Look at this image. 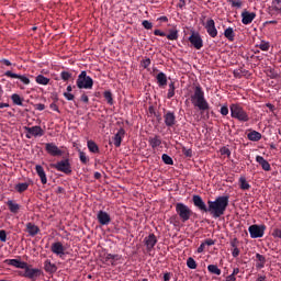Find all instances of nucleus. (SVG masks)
Returning a JSON list of instances; mask_svg holds the SVG:
<instances>
[{
	"label": "nucleus",
	"mask_w": 281,
	"mask_h": 281,
	"mask_svg": "<svg viewBox=\"0 0 281 281\" xmlns=\"http://www.w3.org/2000/svg\"><path fill=\"white\" fill-rule=\"evenodd\" d=\"M7 240H8V234L5 233V231L1 229L0 231V241L5 243Z\"/></svg>",
	"instance_id": "nucleus-52"
},
{
	"label": "nucleus",
	"mask_w": 281,
	"mask_h": 281,
	"mask_svg": "<svg viewBox=\"0 0 281 281\" xmlns=\"http://www.w3.org/2000/svg\"><path fill=\"white\" fill-rule=\"evenodd\" d=\"M238 245H239L238 238H233V239L231 240V247H232V249H238Z\"/></svg>",
	"instance_id": "nucleus-54"
},
{
	"label": "nucleus",
	"mask_w": 281,
	"mask_h": 281,
	"mask_svg": "<svg viewBox=\"0 0 281 281\" xmlns=\"http://www.w3.org/2000/svg\"><path fill=\"white\" fill-rule=\"evenodd\" d=\"M124 135H126V131H124V128H120L114 135L113 144L116 148H120V146H122V139H124Z\"/></svg>",
	"instance_id": "nucleus-20"
},
{
	"label": "nucleus",
	"mask_w": 281,
	"mask_h": 281,
	"mask_svg": "<svg viewBox=\"0 0 281 281\" xmlns=\"http://www.w3.org/2000/svg\"><path fill=\"white\" fill-rule=\"evenodd\" d=\"M224 36L225 38H227V41H229V43H234V40L236 38V33L234 32V29L229 26L224 31Z\"/></svg>",
	"instance_id": "nucleus-29"
},
{
	"label": "nucleus",
	"mask_w": 281,
	"mask_h": 281,
	"mask_svg": "<svg viewBox=\"0 0 281 281\" xmlns=\"http://www.w3.org/2000/svg\"><path fill=\"white\" fill-rule=\"evenodd\" d=\"M79 159L83 166H87L89 164V157L87 156V153L79 150Z\"/></svg>",
	"instance_id": "nucleus-40"
},
{
	"label": "nucleus",
	"mask_w": 281,
	"mask_h": 281,
	"mask_svg": "<svg viewBox=\"0 0 281 281\" xmlns=\"http://www.w3.org/2000/svg\"><path fill=\"white\" fill-rule=\"evenodd\" d=\"M24 269V278H29L30 280H36L41 276L40 269L29 268L26 263V268Z\"/></svg>",
	"instance_id": "nucleus-17"
},
{
	"label": "nucleus",
	"mask_w": 281,
	"mask_h": 281,
	"mask_svg": "<svg viewBox=\"0 0 281 281\" xmlns=\"http://www.w3.org/2000/svg\"><path fill=\"white\" fill-rule=\"evenodd\" d=\"M103 98H105L108 104H110L112 106V104H113V93H111V91H105L103 93Z\"/></svg>",
	"instance_id": "nucleus-43"
},
{
	"label": "nucleus",
	"mask_w": 281,
	"mask_h": 281,
	"mask_svg": "<svg viewBox=\"0 0 281 281\" xmlns=\"http://www.w3.org/2000/svg\"><path fill=\"white\" fill-rule=\"evenodd\" d=\"M26 131L29 135H33L34 137H43V135H45L43 127L38 125L26 127Z\"/></svg>",
	"instance_id": "nucleus-21"
},
{
	"label": "nucleus",
	"mask_w": 281,
	"mask_h": 281,
	"mask_svg": "<svg viewBox=\"0 0 281 281\" xmlns=\"http://www.w3.org/2000/svg\"><path fill=\"white\" fill-rule=\"evenodd\" d=\"M207 245L209 247H212V245H214V239H206L204 241V246Z\"/></svg>",
	"instance_id": "nucleus-64"
},
{
	"label": "nucleus",
	"mask_w": 281,
	"mask_h": 281,
	"mask_svg": "<svg viewBox=\"0 0 281 281\" xmlns=\"http://www.w3.org/2000/svg\"><path fill=\"white\" fill-rule=\"evenodd\" d=\"M78 89H93V79L87 76V71H81L77 78Z\"/></svg>",
	"instance_id": "nucleus-5"
},
{
	"label": "nucleus",
	"mask_w": 281,
	"mask_h": 281,
	"mask_svg": "<svg viewBox=\"0 0 281 281\" xmlns=\"http://www.w3.org/2000/svg\"><path fill=\"white\" fill-rule=\"evenodd\" d=\"M154 35H155V36H166V33L162 32L161 30H155V31H154Z\"/></svg>",
	"instance_id": "nucleus-61"
},
{
	"label": "nucleus",
	"mask_w": 281,
	"mask_h": 281,
	"mask_svg": "<svg viewBox=\"0 0 281 281\" xmlns=\"http://www.w3.org/2000/svg\"><path fill=\"white\" fill-rule=\"evenodd\" d=\"M50 251L55 254V256L63 258V256H65V246H63V243L60 241L53 243L50 246Z\"/></svg>",
	"instance_id": "nucleus-16"
},
{
	"label": "nucleus",
	"mask_w": 281,
	"mask_h": 281,
	"mask_svg": "<svg viewBox=\"0 0 281 281\" xmlns=\"http://www.w3.org/2000/svg\"><path fill=\"white\" fill-rule=\"evenodd\" d=\"M259 49H261V52H269V47H271V45H269V42H265L262 41L259 45H258Z\"/></svg>",
	"instance_id": "nucleus-46"
},
{
	"label": "nucleus",
	"mask_w": 281,
	"mask_h": 281,
	"mask_svg": "<svg viewBox=\"0 0 281 281\" xmlns=\"http://www.w3.org/2000/svg\"><path fill=\"white\" fill-rule=\"evenodd\" d=\"M193 205L200 210V212H209V206L205 205L203 198L201 195H193L192 198Z\"/></svg>",
	"instance_id": "nucleus-13"
},
{
	"label": "nucleus",
	"mask_w": 281,
	"mask_h": 281,
	"mask_svg": "<svg viewBox=\"0 0 281 281\" xmlns=\"http://www.w3.org/2000/svg\"><path fill=\"white\" fill-rule=\"evenodd\" d=\"M256 258H257V263H256L257 269H265V265H267V258L260 254H256Z\"/></svg>",
	"instance_id": "nucleus-31"
},
{
	"label": "nucleus",
	"mask_w": 281,
	"mask_h": 281,
	"mask_svg": "<svg viewBox=\"0 0 281 281\" xmlns=\"http://www.w3.org/2000/svg\"><path fill=\"white\" fill-rule=\"evenodd\" d=\"M35 109H36V111H45V104L37 103V104H35Z\"/></svg>",
	"instance_id": "nucleus-60"
},
{
	"label": "nucleus",
	"mask_w": 281,
	"mask_h": 281,
	"mask_svg": "<svg viewBox=\"0 0 281 281\" xmlns=\"http://www.w3.org/2000/svg\"><path fill=\"white\" fill-rule=\"evenodd\" d=\"M166 37L168 38V41H177L179 38V31L170 30L169 34L166 35Z\"/></svg>",
	"instance_id": "nucleus-39"
},
{
	"label": "nucleus",
	"mask_w": 281,
	"mask_h": 281,
	"mask_svg": "<svg viewBox=\"0 0 281 281\" xmlns=\"http://www.w3.org/2000/svg\"><path fill=\"white\" fill-rule=\"evenodd\" d=\"M205 30L211 38H216V36H218V30H216V23L213 19L206 21Z\"/></svg>",
	"instance_id": "nucleus-9"
},
{
	"label": "nucleus",
	"mask_w": 281,
	"mask_h": 281,
	"mask_svg": "<svg viewBox=\"0 0 281 281\" xmlns=\"http://www.w3.org/2000/svg\"><path fill=\"white\" fill-rule=\"evenodd\" d=\"M189 42L194 49H201L203 47V38H201V34L199 33H192L189 37Z\"/></svg>",
	"instance_id": "nucleus-10"
},
{
	"label": "nucleus",
	"mask_w": 281,
	"mask_h": 281,
	"mask_svg": "<svg viewBox=\"0 0 281 281\" xmlns=\"http://www.w3.org/2000/svg\"><path fill=\"white\" fill-rule=\"evenodd\" d=\"M239 188L240 190H249V188H251L249 182H247V178H245V176H241L239 178Z\"/></svg>",
	"instance_id": "nucleus-35"
},
{
	"label": "nucleus",
	"mask_w": 281,
	"mask_h": 281,
	"mask_svg": "<svg viewBox=\"0 0 281 281\" xmlns=\"http://www.w3.org/2000/svg\"><path fill=\"white\" fill-rule=\"evenodd\" d=\"M64 98H66V100H74L76 98V95H74V93L71 92H64Z\"/></svg>",
	"instance_id": "nucleus-57"
},
{
	"label": "nucleus",
	"mask_w": 281,
	"mask_h": 281,
	"mask_svg": "<svg viewBox=\"0 0 281 281\" xmlns=\"http://www.w3.org/2000/svg\"><path fill=\"white\" fill-rule=\"evenodd\" d=\"M27 188H30V183L27 182H21L15 186L16 192H19L20 194H22V192H25Z\"/></svg>",
	"instance_id": "nucleus-36"
},
{
	"label": "nucleus",
	"mask_w": 281,
	"mask_h": 281,
	"mask_svg": "<svg viewBox=\"0 0 281 281\" xmlns=\"http://www.w3.org/2000/svg\"><path fill=\"white\" fill-rule=\"evenodd\" d=\"M221 115H229V108L227 105H223L220 110Z\"/></svg>",
	"instance_id": "nucleus-53"
},
{
	"label": "nucleus",
	"mask_w": 281,
	"mask_h": 281,
	"mask_svg": "<svg viewBox=\"0 0 281 281\" xmlns=\"http://www.w3.org/2000/svg\"><path fill=\"white\" fill-rule=\"evenodd\" d=\"M60 78L64 80V82H67L71 78V72L69 71H61L60 72Z\"/></svg>",
	"instance_id": "nucleus-47"
},
{
	"label": "nucleus",
	"mask_w": 281,
	"mask_h": 281,
	"mask_svg": "<svg viewBox=\"0 0 281 281\" xmlns=\"http://www.w3.org/2000/svg\"><path fill=\"white\" fill-rule=\"evenodd\" d=\"M87 146H88V150H90L91 153L93 154L100 153V147L98 146V144H95V142L88 140Z\"/></svg>",
	"instance_id": "nucleus-33"
},
{
	"label": "nucleus",
	"mask_w": 281,
	"mask_h": 281,
	"mask_svg": "<svg viewBox=\"0 0 281 281\" xmlns=\"http://www.w3.org/2000/svg\"><path fill=\"white\" fill-rule=\"evenodd\" d=\"M150 63V58H145L140 61V66L143 67V69H148Z\"/></svg>",
	"instance_id": "nucleus-50"
},
{
	"label": "nucleus",
	"mask_w": 281,
	"mask_h": 281,
	"mask_svg": "<svg viewBox=\"0 0 281 281\" xmlns=\"http://www.w3.org/2000/svg\"><path fill=\"white\" fill-rule=\"evenodd\" d=\"M44 271H46V273H56V271H58V267H56L55 263H52V261L47 259L44 262Z\"/></svg>",
	"instance_id": "nucleus-27"
},
{
	"label": "nucleus",
	"mask_w": 281,
	"mask_h": 281,
	"mask_svg": "<svg viewBox=\"0 0 281 281\" xmlns=\"http://www.w3.org/2000/svg\"><path fill=\"white\" fill-rule=\"evenodd\" d=\"M221 155H226V157L231 158L232 157V150L227 148L226 146L222 147L220 149Z\"/></svg>",
	"instance_id": "nucleus-48"
},
{
	"label": "nucleus",
	"mask_w": 281,
	"mask_h": 281,
	"mask_svg": "<svg viewBox=\"0 0 281 281\" xmlns=\"http://www.w3.org/2000/svg\"><path fill=\"white\" fill-rule=\"evenodd\" d=\"M35 170H36L43 186L47 184V175L45 173V169L43 168V166L36 165Z\"/></svg>",
	"instance_id": "nucleus-24"
},
{
	"label": "nucleus",
	"mask_w": 281,
	"mask_h": 281,
	"mask_svg": "<svg viewBox=\"0 0 281 281\" xmlns=\"http://www.w3.org/2000/svg\"><path fill=\"white\" fill-rule=\"evenodd\" d=\"M99 260L102 265H111L112 267H115L117 260H122V256L102 251L99 256Z\"/></svg>",
	"instance_id": "nucleus-6"
},
{
	"label": "nucleus",
	"mask_w": 281,
	"mask_h": 281,
	"mask_svg": "<svg viewBox=\"0 0 281 281\" xmlns=\"http://www.w3.org/2000/svg\"><path fill=\"white\" fill-rule=\"evenodd\" d=\"M81 102L89 104V95H87L86 93L81 94Z\"/></svg>",
	"instance_id": "nucleus-62"
},
{
	"label": "nucleus",
	"mask_w": 281,
	"mask_h": 281,
	"mask_svg": "<svg viewBox=\"0 0 281 281\" xmlns=\"http://www.w3.org/2000/svg\"><path fill=\"white\" fill-rule=\"evenodd\" d=\"M161 159L164 161V164H166L167 166H173L175 161L172 160V157H170L168 154H164L161 156Z\"/></svg>",
	"instance_id": "nucleus-41"
},
{
	"label": "nucleus",
	"mask_w": 281,
	"mask_h": 281,
	"mask_svg": "<svg viewBox=\"0 0 281 281\" xmlns=\"http://www.w3.org/2000/svg\"><path fill=\"white\" fill-rule=\"evenodd\" d=\"M273 238H281V228H276L272 233Z\"/></svg>",
	"instance_id": "nucleus-58"
},
{
	"label": "nucleus",
	"mask_w": 281,
	"mask_h": 281,
	"mask_svg": "<svg viewBox=\"0 0 281 281\" xmlns=\"http://www.w3.org/2000/svg\"><path fill=\"white\" fill-rule=\"evenodd\" d=\"M171 278H172V273H170V272H166L164 274V281H170Z\"/></svg>",
	"instance_id": "nucleus-63"
},
{
	"label": "nucleus",
	"mask_w": 281,
	"mask_h": 281,
	"mask_svg": "<svg viewBox=\"0 0 281 281\" xmlns=\"http://www.w3.org/2000/svg\"><path fill=\"white\" fill-rule=\"evenodd\" d=\"M142 25L145 30H150L153 27V22L148 21V20H144L142 22Z\"/></svg>",
	"instance_id": "nucleus-51"
},
{
	"label": "nucleus",
	"mask_w": 281,
	"mask_h": 281,
	"mask_svg": "<svg viewBox=\"0 0 281 281\" xmlns=\"http://www.w3.org/2000/svg\"><path fill=\"white\" fill-rule=\"evenodd\" d=\"M164 121L168 128H172L177 124V116L175 112L168 111L164 114Z\"/></svg>",
	"instance_id": "nucleus-12"
},
{
	"label": "nucleus",
	"mask_w": 281,
	"mask_h": 281,
	"mask_svg": "<svg viewBox=\"0 0 281 281\" xmlns=\"http://www.w3.org/2000/svg\"><path fill=\"white\" fill-rule=\"evenodd\" d=\"M156 80H157L158 87H166V85H168V77L164 72H159L156 76Z\"/></svg>",
	"instance_id": "nucleus-28"
},
{
	"label": "nucleus",
	"mask_w": 281,
	"mask_h": 281,
	"mask_svg": "<svg viewBox=\"0 0 281 281\" xmlns=\"http://www.w3.org/2000/svg\"><path fill=\"white\" fill-rule=\"evenodd\" d=\"M4 76L7 78H13V79L21 80V82H23V85H30V78H27V76H25V75H19V74L12 72V70H7L4 72Z\"/></svg>",
	"instance_id": "nucleus-15"
},
{
	"label": "nucleus",
	"mask_w": 281,
	"mask_h": 281,
	"mask_svg": "<svg viewBox=\"0 0 281 281\" xmlns=\"http://www.w3.org/2000/svg\"><path fill=\"white\" fill-rule=\"evenodd\" d=\"M97 218L100 225H109V223H111V215L104 211H99Z\"/></svg>",
	"instance_id": "nucleus-18"
},
{
	"label": "nucleus",
	"mask_w": 281,
	"mask_h": 281,
	"mask_svg": "<svg viewBox=\"0 0 281 281\" xmlns=\"http://www.w3.org/2000/svg\"><path fill=\"white\" fill-rule=\"evenodd\" d=\"M191 103L193 106L199 109L201 113L204 111H210V103H207V100L205 99V92L203 91V88L201 86H196L194 88V92L191 95Z\"/></svg>",
	"instance_id": "nucleus-2"
},
{
	"label": "nucleus",
	"mask_w": 281,
	"mask_h": 281,
	"mask_svg": "<svg viewBox=\"0 0 281 281\" xmlns=\"http://www.w3.org/2000/svg\"><path fill=\"white\" fill-rule=\"evenodd\" d=\"M144 244L147 251H153V249H155V245H157V236H155V234H149L144 238Z\"/></svg>",
	"instance_id": "nucleus-14"
},
{
	"label": "nucleus",
	"mask_w": 281,
	"mask_h": 281,
	"mask_svg": "<svg viewBox=\"0 0 281 281\" xmlns=\"http://www.w3.org/2000/svg\"><path fill=\"white\" fill-rule=\"evenodd\" d=\"M5 262L10 267H15V269H26L27 268V262L21 261L19 259H7Z\"/></svg>",
	"instance_id": "nucleus-22"
},
{
	"label": "nucleus",
	"mask_w": 281,
	"mask_h": 281,
	"mask_svg": "<svg viewBox=\"0 0 281 281\" xmlns=\"http://www.w3.org/2000/svg\"><path fill=\"white\" fill-rule=\"evenodd\" d=\"M35 82L37 85H43L44 87L49 85V78L43 76V75H38L36 78H35Z\"/></svg>",
	"instance_id": "nucleus-34"
},
{
	"label": "nucleus",
	"mask_w": 281,
	"mask_h": 281,
	"mask_svg": "<svg viewBox=\"0 0 281 281\" xmlns=\"http://www.w3.org/2000/svg\"><path fill=\"white\" fill-rule=\"evenodd\" d=\"M53 168L58 172H64V175H71V162L69 159H64L53 165Z\"/></svg>",
	"instance_id": "nucleus-8"
},
{
	"label": "nucleus",
	"mask_w": 281,
	"mask_h": 281,
	"mask_svg": "<svg viewBox=\"0 0 281 281\" xmlns=\"http://www.w3.org/2000/svg\"><path fill=\"white\" fill-rule=\"evenodd\" d=\"M254 19H256V13L254 12L244 11L241 13V23L244 25H249L254 23Z\"/></svg>",
	"instance_id": "nucleus-19"
},
{
	"label": "nucleus",
	"mask_w": 281,
	"mask_h": 281,
	"mask_svg": "<svg viewBox=\"0 0 281 281\" xmlns=\"http://www.w3.org/2000/svg\"><path fill=\"white\" fill-rule=\"evenodd\" d=\"M148 144L153 148V150H157L159 146H161V136L154 135L148 138Z\"/></svg>",
	"instance_id": "nucleus-23"
},
{
	"label": "nucleus",
	"mask_w": 281,
	"mask_h": 281,
	"mask_svg": "<svg viewBox=\"0 0 281 281\" xmlns=\"http://www.w3.org/2000/svg\"><path fill=\"white\" fill-rule=\"evenodd\" d=\"M247 137L250 142H260V139H262V134H260V132L252 131L248 133Z\"/></svg>",
	"instance_id": "nucleus-32"
},
{
	"label": "nucleus",
	"mask_w": 281,
	"mask_h": 281,
	"mask_svg": "<svg viewBox=\"0 0 281 281\" xmlns=\"http://www.w3.org/2000/svg\"><path fill=\"white\" fill-rule=\"evenodd\" d=\"M26 232L31 236H36L41 232V228L36 224L29 222L26 224Z\"/></svg>",
	"instance_id": "nucleus-25"
},
{
	"label": "nucleus",
	"mask_w": 281,
	"mask_h": 281,
	"mask_svg": "<svg viewBox=\"0 0 281 281\" xmlns=\"http://www.w3.org/2000/svg\"><path fill=\"white\" fill-rule=\"evenodd\" d=\"M11 100L13 104H16V106H23V99L21 98V95L13 93L11 95Z\"/></svg>",
	"instance_id": "nucleus-37"
},
{
	"label": "nucleus",
	"mask_w": 281,
	"mask_h": 281,
	"mask_svg": "<svg viewBox=\"0 0 281 281\" xmlns=\"http://www.w3.org/2000/svg\"><path fill=\"white\" fill-rule=\"evenodd\" d=\"M207 271L210 273H213L214 276H221V269L216 265H209L207 266Z\"/></svg>",
	"instance_id": "nucleus-38"
},
{
	"label": "nucleus",
	"mask_w": 281,
	"mask_h": 281,
	"mask_svg": "<svg viewBox=\"0 0 281 281\" xmlns=\"http://www.w3.org/2000/svg\"><path fill=\"white\" fill-rule=\"evenodd\" d=\"M232 256H233V258H238L240 256V249L239 248H233L232 249Z\"/></svg>",
	"instance_id": "nucleus-56"
},
{
	"label": "nucleus",
	"mask_w": 281,
	"mask_h": 281,
	"mask_svg": "<svg viewBox=\"0 0 281 281\" xmlns=\"http://www.w3.org/2000/svg\"><path fill=\"white\" fill-rule=\"evenodd\" d=\"M1 65H5V67H12V61L10 59H0Z\"/></svg>",
	"instance_id": "nucleus-59"
},
{
	"label": "nucleus",
	"mask_w": 281,
	"mask_h": 281,
	"mask_svg": "<svg viewBox=\"0 0 281 281\" xmlns=\"http://www.w3.org/2000/svg\"><path fill=\"white\" fill-rule=\"evenodd\" d=\"M187 267H188L189 269H196V261L194 260V258L189 257V258L187 259Z\"/></svg>",
	"instance_id": "nucleus-45"
},
{
	"label": "nucleus",
	"mask_w": 281,
	"mask_h": 281,
	"mask_svg": "<svg viewBox=\"0 0 281 281\" xmlns=\"http://www.w3.org/2000/svg\"><path fill=\"white\" fill-rule=\"evenodd\" d=\"M272 10L281 13V0H272Z\"/></svg>",
	"instance_id": "nucleus-44"
},
{
	"label": "nucleus",
	"mask_w": 281,
	"mask_h": 281,
	"mask_svg": "<svg viewBox=\"0 0 281 281\" xmlns=\"http://www.w3.org/2000/svg\"><path fill=\"white\" fill-rule=\"evenodd\" d=\"M209 213L213 216V218H221L223 214L227 211V206L229 205V196L222 195L216 198L214 201L209 200Z\"/></svg>",
	"instance_id": "nucleus-1"
},
{
	"label": "nucleus",
	"mask_w": 281,
	"mask_h": 281,
	"mask_svg": "<svg viewBox=\"0 0 281 281\" xmlns=\"http://www.w3.org/2000/svg\"><path fill=\"white\" fill-rule=\"evenodd\" d=\"M266 225L254 224L248 227L250 238H262L265 236Z\"/></svg>",
	"instance_id": "nucleus-7"
},
{
	"label": "nucleus",
	"mask_w": 281,
	"mask_h": 281,
	"mask_svg": "<svg viewBox=\"0 0 281 281\" xmlns=\"http://www.w3.org/2000/svg\"><path fill=\"white\" fill-rule=\"evenodd\" d=\"M231 117L234 120H238V122H249V114L245 109L238 104V103H233L231 104Z\"/></svg>",
	"instance_id": "nucleus-3"
},
{
	"label": "nucleus",
	"mask_w": 281,
	"mask_h": 281,
	"mask_svg": "<svg viewBox=\"0 0 281 281\" xmlns=\"http://www.w3.org/2000/svg\"><path fill=\"white\" fill-rule=\"evenodd\" d=\"M45 150L48 153V155H52V157H60L63 156V150L56 146L54 143H47L45 145Z\"/></svg>",
	"instance_id": "nucleus-11"
},
{
	"label": "nucleus",
	"mask_w": 281,
	"mask_h": 281,
	"mask_svg": "<svg viewBox=\"0 0 281 281\" xmlns=\"http://www.w3.org/2000/svg\"><path fill=\"white\" fill-rule=\"evenodd\" d=\"M182 153H183L184 157H192V149H188V148L183 147Z\"/></svg>",
	"instance_id": "nucleus-55"
},
{
	"label": "nucleus",
	"mask_w": 281,
	"mask_h": 281,
	"mask_svg": "<svg viewBox=\"0 0 281 281\" xmlns=\"http://www.w3.org/2000/svg\"><path fill=\"white\" fill-rule=\"evenodd\" d=\"M232 4V8H243V1L241 0H228Z\"/></svg>",
	"instance_id": "nucleus-49"
},
{
	"label": "nucleus",
	"mask_w": 281,
	"mask_h": 281,
	"mask_svg": "<svg viewBox=\"0 0 281 281\" xmlns=\"http://www.w3.org/2000/svg\"><path fill=\"white\" fill-rule=\"evenodd\" d=\"M175 82H170L169 83V89H168V93H167V98L168 100L175 98Z\"/></svg>",
	"instance_id": "nucleus-42"
},
{
	"label": "nucleus",
	"mask_w": 281,
	"mask_h": 281,
	"mask_svg": "<svg viewBox=\"0 0 281 281\" xmlns=\"http://www.w3.org/2000/svg\"><path fill=\"white\" fill-rule=\"evenodd\" d=\"M176 213L182 223H188V220L192 217V211L181 202L176 204Z\"/></svg>",
	"instance_id": "nucleus-4"
},
{
	"label": "nucleus",
	"mask_w": 281,
	"mask_h": 281,
	"mask_svg": "<svg viewBox=\"0 0 281 281\" xmlns=\"http://www.w3.org/2000/svg\"><path fill=\"white\" fill-rule=\"evenodd\" d=\"M7 205L10 210V212H12V214H18L19 211L21 210V205H19L16 202L12 201V200H9L7 202Z\"/></svg>",
	"instance_id": "nucleus-30"
},
{
	"label": "nucleus",
	"mask_w": 281,
	"mask_h": 281,
	"mask_svg": "<svg viewBox=\"0 0 281 281\" xmlns=\"http://www.w3.org/2000/svg\"><path fill=\"white\" fill-rule=\"evenodd\" d=\"M256 161L257 164L261 165L262 170H265L266 172H269V170H271V165L269 164V161H267V159H265V157L257 156Z\"/></svg>",
	"instance_id": "nucleus-26"
}]
</instances>
